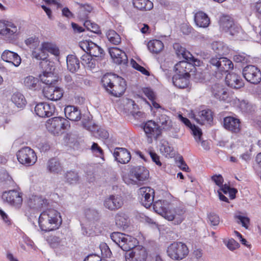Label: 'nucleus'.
I'll return each instance as SVG.
<instances>
[{"mask_svg": "<svg viewBox=\"0 0 261 261\" xmlns=\"http://www.w3.org/2000/svg\"><path fill=\"white\" fill-rule=\"evenodd\" d=\"M211 46L212 49L219 57L211 58L209 61L210 66L216 73V76L220 77L224 73L233 69V64L230 60L222 57L227 53L228 50L223 42H214L212 43Z\"/></svg>", "mask_w": 261, "mask_h": 261, "instance_id": "1", "label": "nucleus"}, {"mask_svg": "<svg viewBox=\"0 0 261 261\" xmlns=\"http://www.w3.org/2000/svg\"><path fill=\"white\" fill-rule=\"evenodd\" d=\"M154 211L174 225L181 224L185 219L186 211L182 206H174L167 200H158L153 204Z\"/></svg>", "mask_w": 261, "mask_h": 261, "instance_id": "2", "label": "nucleus"}, {"mask_svg": "<svg viewBox=\"0 0 261 261\" xmlns=\"http://www.w3.org/2000/svg\"><path fill=\"white\" fill-rule=\"evenodd\" d=\"M101 83L107 92L115 97L120 96L126 90L125 81L116 74L108 73L104 75Z\"/></svg>", "mask_w": 261, "mask_h": 261, "instance_id": "3", "label": "nucleus"}, {"mask_svg": "<svg viewBox=\"0 0 261 261\" xmlns=\"http://www.w3.org/2000/svg\"><path fill=\"white\" fill-rule=\"evenodd\" d=\"M61 221L60 214L54 209L43 211L38 220L40 229L44 231L56 229L61 224Z\"/></svg>", "mask_w": 261, "mask_h": 261, "instance_id": "4", "label": "nucleus"}, {"mask_svg": "<svg viewBox=\"0 0 261 261\" xmlns=\"http://www.w3.org/2000/svg\"><path fill=\"white\" fill-rule=\"evenodd\" d=\"M111 238L122 250L128 251L138 244L137 240L133 237L119 232L111 234Z\"/></svg>", "mask_w": 261, "mask_h": 261, "instance_id": "5", "label": "nucleus"}, {"mask_svg": "<svg viewBox=\"0 0 261 261\" xmlns=\"http://www.w3.org/2000/svg\"><path fill=\"white\" fill-rule=\"evenodd\" d=\"M167 253L170 258L179 260L188 255L189 249L187 245L182 242H173L167 247Z\"/></svg>", "mask_w": 261, "mask_h": 261, "instance_id": "6", "label": "nucleus"}, {"mask_svg": "<svg viewBox=\"0 0 261 261\" xmlns=\"http://www.w3.org/2000/svg\"><path fill=\"white\" fill-rule=\"evenodd\" d=\"M16 155L18 162L26 166L33 165L37 160L36 153L29 147H24L19 149Z\"/></svg>", "mask_w": 261, "mask_h": 261, "instance_id": "7", "label": "nucleus"}, {"mask_svg": "<svg viewBox=\"0 0 261 261\" xmlns=\"http://www.w3.org/2000/svg\"><path fill=\"white\" fill-rule=\"evenodd\" d=\"M22 195L23 194L18 190H12L4 192L2 198L4 202L15 208L19 209L22 204Z\"/></svg>", "mask_w": 261, "mask_h": 261, "instance_id": "8", "label": "nucleus"}, {"mask_svg": "<svg viewBox=\"0 0 261 261\" xmlns=\"http://www.w3.org/2000/svg\"><path fill=\"white\" fill-rule=\"evenodd\" d=\"M46 127L49 132L54 135H57L62 129L69 128L70 124L69 121L63 118L54 117L47 121Z\"/></svg>", "mask_w": 261, "mask_h": 261, "instance_id": "9", "label": "nucleus"}, {"mask_svg": "<svg viewBox=\"0 0 261 261\" xmlns=\"http://www.w3.org/2000/svg\"><path fill=\"white\" fill-rule=\"evenodd\" d=\"M143 129L148 143L152 142L153 139L156 140L161 135L162 131L159 125L154 121L149 120L143 125Z\"/></svg>", "mask_w": 261, "mask_h": 261, "instance_id": "10", "label": "nucleus"}, {"mask_svg": "<svg viewBox=\"0 0 261 261\" xmlns=\"http://www.w3.org/2000/svg\"><path fill=\"white\" fill-rule=\"evenodd\" d=\"M19 33V29L12 21L8 20H0V35L8 38H14Z\"/></svg>", "mask_w": 261, "mask_h": 261, "instance_id": "11", "label": "nucleus"}, {"mask_svg": "<svg viewBox=\"0 0 261 261\" xmlns=\"http://www.w3.org/2000/svg\"><path fill=\"white\" fill-rule=\"evenodd\" d=\"M244 78L253 84H258L261 81V71L254 65H248L243 69Z\"/></svg>", "mask_w": 261, "mask_h": 261, "instance_id": "12", "label": "nucleus"}, {"mask_svg": "<svg viewBox=\"0 0 261 261\" xmlns=\"http://www.w3.org/2000/svg\"><path fill=\"white\" fill-rule=\"evenodd\" d=\"M80 47L85 51V54L98 57L103 52V49L97 44L90 40H84L79 43Z\"/></svg>", "mask_w": 261, "mask_h": 261, "instance_id": "13", "label": "nucleus"}, {"mask_svg": "<svg viewBox=\"0 0 261 261\" xmlns=\"http://www.w3.org/2000/svg\"><path fill=\"white\" fill-rule=\"evenodd\" d=\"M126 261H145L147 252L144 247L140 246L135 247L125 255Z\"/></svg>", "mask_w": 261, "mask_h": 261, "instance_id": "14", "label": "nucleus"}, {"mask_svg": "<svg viewBox=\"0 0 261 261\" xmlns=\"http://www.w3.org/2000/svg\"><path fill=\"white\" fill-rule=\"evenodd\" d=\"M138 194L141 202L146 207H149L153 203L154 197V191L149 187H143L139 189Z\"/></svg>", "mask_w": 261, "mask_h": 261, "instance_id": "15", "label": "nucleus"}, {"mask_svg": "<svg viewBox=\"0 0 261 261\" xmlns=\"http://www.w3.org/2000/svg\"><path fill=\"white\" fill-rule=\"evenodd\" d=\"M123 204V198L119 195H111L106 197L103 202L105 207L110 211L118 210Z\"/></svg>", "mask_w": 261, "mask_h": 261, "instance_id": "16", "label": "nucleus"}, {"mask_svg": "<svg viewBox=\"0 0 261 261\" xmlns=\"http://www.w3.org/2000/svg\"><path fill=\"white\" fill-rule=\"evenodd\" d=\"M43 93L47 99L57 101L60 99L63 95V90L54 86H47L44 88Z\"/></svg>", "mask_w": 261, "mask_h": 261, "instance_id": "17", "label": "nucleus"}, {"mask_svg": "<svg viewBox=\"0 0 261 261\" xmlns=\"http://www.w3.org/2000/svg\"><path fill=\"white\" fill-rule=\"evenodd\" d=\"M55 111V106L46 102L39 103L35 107L36 114L40 117H50L54 114Z\"/></svg>", "mask_w": 261, "mask_h": 261, "instance_id": "18", "label": "nucleus"}, {"mask_svg": "<svg viewBox=\"0 0 261 261\" xmlns=\"http://www.w3.org/2000/svg\"><path fill=\"white\" fill-rule=\"evenodd\" d=\"M2 59L9 63L14 65L15 67H18L21 62L20 57L16 53L9 50H5L1 55Z\"/></svg>", "mask_w": 261, "mask_h": 261, "instance_id": "19", "label": "nucleus"}, {"mask_svg": "<svg viewBox=\"0 0 261 261\" xmlns=\"http://www.w3.org/2000/svg\"><path fill=\"white\" fill-rule=\"evenodd\" d=\"M110 55L113 61L118 64L127 63V57L125 53L117 47H111L109 49Z\"/></svg>", "mask_w": 261, "mask_h": 261, "instance_id": "20", "label": "nucleus"}, {"mask_svg": "<svg viewBox=\"0 0 261 261\" xmlns=\"http://www.w3.org/2000/svg\"><path fill=\"white\" fill-rule=\"evenodd\" d=\"M161 131H168L173 127V123L170 118L165 113H159L157 115L156 122Z\"/></svg>", "mask_w": 261, "mask_h": 261, "instance_id": "21", "label": "nucleus"}, {"mask_svg": "<svg viewBox=\"0 0 261 261\" xmlns=\"http://www.w3.org/2000/svg\"><path fill=\"white\" fill-rule=\"evenodd\" d=\"M225 82L228 86L234 89H240L244 85L241 77L234 73L227 74L225 77Z\"/></svg>", "mask_w": 261, "mask_h": 261, "instance_id": "22", "label": "nucleus"}, {"mask_svg": "<svg viewBox=\"0 0 261 261\" xmlns=\"http://www.w3.org/2000/svg\"><path fill=\"white\" fill-rule=\"evenodd\" d=\"M113 155L116 160L121 164L127 163L131 158L129 152L123 148H116Z\"/></svg>", "mask_w": 261, "mask_h": 261, "instance_id": "23", "label": "nucleus"}, {"mask_svg": "<svg viewBox=\"0 0 261 261\" xmlns=\"http://www.w3.org/2000/svg\"><path fill=\"white\" fill-rule=\"evenodd\" d=\"M194 118L200 124H204L206 122L210 123L213 120L212 111L208 109L200 111L194 115Z\"/></svg>", "mask_w": 261, "mask_h": 261, "instance_id": "24", "label": "nucleus"}, {"mask_svg": "<svg viewBox=\"0 0 261 261\" xmlns=\"http://www.w3.org/2000/svg\"><path fill=\"white\" fill-rule=\"evenodd\" d=\"M65 116L68 119L77 121L81 119V111L76 107L68 106L64 109Z\"/></svg>", "mask_w": 261, "mask_h": 261, "instance_id": "25", "label": "nucleus"}, {"mask_svg": "<svg viewBox=\"0 0 261 261\" xmlns=\"http://www.w3.org/2000/svg\"><path fill=\"white\" fill-rule=\"evenodd\" d=\"M240 124V120L233 117H226L224 119L225 128L234 133L239 131Z\"/></svg>", "mask_w": 261, "mask_h": 261, "instance_id": "26", "label": "nucleus"}, {"mask_svg": "<svg viewBox=\"0 0 261 261\" xmlns=\"http://www.w3.org/2000/svg\"><path fill=\"white\" fill-rule=\"evenodd\" d=\"M194 21L197 26L205 28L210 23V19L207 15L202 11H199L195 14Z\"/></svg>", "mask_w": 261, "mask_h": 261, "instance_id": "27", "label": "nucleus"}, {"mask_svg": "<svg viewBox=\"0 0 261 261\" xmlns=\"http://www.w3.org/2000/svg\"><path fill=\"white\" fill-rule=\"evenodd\" d=\"M212 93L214 96L220 100H225L228 97V94L223 86L216 84L212 87Z\"/></svg>", "mask_w": 261, "mask_h": 261, "instance_id": "28", "label": "nucleus"}, {"mask_svg": "<svg viewBox=\"0 0 261 261\" xmlns=\"http://www.w3.org/2000/svg\"><path fill=\"white\" fill-rule=\"evenodd\" d=\"M39 77L43 83L48 86H52L51 85L57 82V78L54 75L52 72L51 67L49 69L48 71H47V69L44 71L43 73L40 75Z\"/></svg>", "mask_w": 261, "mask_h": 261, "instance_id": "29", "label": "nucleus"}, {"mask_svg": "<svg viewBox=\"0 0 261 261\" xmlns=\"http://www.w3.org/2000/svg\"><path fill=\"white\" fill-rule=\"evenodd\" d=\"M32 56L33 58L37 60H43V62L41 63V65L42 67L44 65H50V63L46 60L47 54L45 53V50L42 49V45L41 44V47L39 48L33 49L32 51Z\"/></svg>", "mask_w": 261, "mask_h": 261, "instance_id": "30", "label": "nucleus"}, {"mask_svg": "<svg viewBox=\"0 0 261 261\" xmlns=\"http://www.w3.org/2000/svg\"><path fill=\"white\" fill-rule=\"evenodd\" d=\"M188 76L176 73L172 77L173 85L177 88L181 89L187 87L189 84V80L187 77Z\"/></svg>", "mask_w": 261, "mask_h": 261, "instance_id": "31", "label": "nucleus"}, {"mask_svg": "<svg viewBox=\"0 0 261 261\" xmlns=\"http://www.w3.org/2000/svg\"><path fill=\"white\" fill-rule=\"evenodd\" d=\"M47 171L54 174H58L62 170V167L57 159L52 158L47 163Z\"/></svg>", "mask_w": 261, "mask_h": 261, "instance_id": "32", "label": "nucleus"}, {"mask_svg": "<svg viewBox=\"0 0 261 261\" xmlns=\"http://www.w3.org/2000/svg\"><path fill=\"white\" fill-rule=\"evenodd\" d=\"M67 69L71 72H76L80 68V61L74 55H70L67 57Z\"/></svg>", "mask_w": 261, "mask_h": 261, "instance_id": "33", "label": "nucleus"}, {"mask_svg": "<svg viewBox=\"0 0 261 261\" xmlns=\"http://www.w3.org/2000/svg\"><path fill=\"white\" fill-rule=\"evenodd\" d=\"M233 20L229 16L224 15L219 20L220 28L222 31L227 33L234 24Z\"/></svg>", "mask_w": 261, "mask_h": 261, "instance_id": "34", "label": "nucleus"}, {"mask_svg": "<svg viewBox=\"0 0 261 261\" xmlns=\"http://www.w3.org/2000/svg\"><path fill=\"white\" fill-rule=\"evenodd\" d=\"M115 219L116 225L118 227L124 229L128 227L129 220L128 217L125 214L120 212L117 213L115 215Z\"/></svg>", "mask_w": 261, "mask_h": 261, "instance_id": "35", "label": "nucleus"}, {"mask_svg": "<svg viewBox=\"0 0 261 261\" xmlns=\"http://www.w3.org/2000/svg\"><path fill=\"white\" fill-rule=\"evenodd\" d=\"M135 8L141 11H149L153 8V3L149 0H133Z\"/></svg>", "mask_w": 261, "mask_h": 261, "instance_id": "36", "label": "nucleus"}, {"mask_svg": "<svg viewBox=\"0 0 261 261\" xmlns=\"http://www.w3.org/2000/svg\"><path fill=\"white\" fill-rule=\"evenodd\" d=\"M88 54H84L81 57L82 64L90 70L95 68L97 61Z\"/></svg>", "mask_w": 261, "mask_h": 261, "instance_id": "37", "label": "nucleus"}, {"mask_svg": "<svg viewBox=\"0 0 261 261\" xmlns=\"http://www.w3.org/2000/svg\"><path fill=\"white\" fill-rule=\"evenodd\" d=\"M174 48L176 51L177 56L179 58H182L188 61H193V57L189 51L178 44L174 45Z\"/></svg>", "mask_w": 261, "mask_h": 261, "instance_id": "38", "label": "nucleus"}, {"mask_svg": "<svg viewBox=\"0 0 261 261\" xmlns=\"http://www.w3.org/2000/svg\"><path fill=\"white\" fill-rule=\"evenodd\" d=\"M147 47L150 52L158 54L163 49L164 44L161 41L155 39L149 41Z\"/></svg>", "mask_w": 261, "mask_h": 261, "instance_id": "39", "label": "nucleus"}, {"mask_svg": "<svg viewBox=\"0 0 261 261\" xmlns=\"http://www.w3.org/2000/svg\"><path fill=\"white\" fill-rule=\"evenodd\" d=\"M133 168L134 170V174L138 178V182L144 181L149 177V172L144 167L138 166Z\"/></svg>", "mask_w": 261, "mask_h": 261, "instance_id": "40", "label": "nucleus"}, {"mask_svg": "<svg viewBox=\"0 0 261 261\" xmlns=\"http://www.w3.org/2000/svg\"><path fill=\"white\" fill-rule=\"evenodd\" d=\"M11 100L16 106L19 108H23L27 102L24 96L19 92L14 93L12 95Z\"/></svg>", "mask_w": 261, "mask_h": 261, "instance_id": "41", "label": "nucleus"}, {"mask_svg": "<svg viewBox=\"0 0 261 261\" xmlns=\"http://www.w3.org/2000/svg\"><path fill=\"white\" fill-rule=\"evenodd\" d=\"M42 49L45 50L46 53L48 52L56 56L59 55V48L55 44L49 42H44L42 43Z\"/></svg>", "mask_w": 261, "mask_h": 261, "instance_id": "42", "label": "nucleus"}, {"mask_svg": "<svg viewBox=\"0 0 261 261\" xmlns=\"http://www.w3.org/2000/svg\"><path fill=\"white\" fill-rule=\"evenodd\" d=\"M64 177L66 182L69 184H76L80 179L78 173L72 170L67 171L64 175Z\"/></svg>", "mask_w": 261, "mask_h": 261, "instance_id": "43", "label": "nucleus"}, {"mask_svg": "<svg viewBox=\"0 0 261 261\" xmlns=\"http://www.w3.org/2000/svg\"><path fill=\"white\" fill-rule=\"evenodd\" d=\"M190 65V64L186 61H182L179 62L174 66L176 73L188 75L189 73L188 71L187 70V68L188 66Z\"/></svg>", "mask_w": 261, "mask_h": 261, "instance_id": "44", "label": "nucleus"}, {"mask_svg": "<svg viewBox=\"0 0 261 261\" xmlns=\"http://www.w3.org/2000/svg\"><path fill=\"white\" fill-rule=\"evenodd\" d=\"M39 80L33 76H28L24 80V84L30 89H36L38 87Z\"/></svg>", "mask_w": 261, "mask_h": 261, "instance_id": "45", "label": "nucleus"}, {"mask_svg": "<svg viewBox=\"0 0 261 261\" xmlns=\"http://www.w3.org/2000/svg\"><path fill=\"white\" fill-rule=\"evenodd\" d=\"M107 37L108 40L115 45L119 44L121 41L120 35L114 30L108 31L107 33Z\"/></svg>", "mask_w": 261, "mask_h": 261, "instance_id": "46", "label": "nucleus"}, {"mask_svg": "<svg viewBox=\"0 0 261 261\" xmlns=\"http://www.w3.org/2000/svg\"><path fill=\"white\" fill-rule=\"evenodd\" d=\"M124 182L127 185H135L138 183V178H137L136 175L134 174V170L132 168L129 174L123 177Z\"/></svg>", "mask_w": 261, "mask_h": 261, "instance_id": "47", "label": "nucleus"}, {"mask_svg": "<svg viewBox=\"0 0 261 261\" xmlns=\"http://www.w3.org/2000/svg\"><path fill=\"white\" fill-rule=\"evenodd\" d=\"M25 44L30 48L36 49L39 46L40 41L39 38L35 36L28 38L24 41Z\"/></svg>", "mask_w": 261, "mask_h": 261, "instance_id": "48", "label": "nucleus"}, {"mask_svg": "<svg viewBox=\"0 0 261 261\" xmlns=\"http://www.w3.org/2000/svg\"><path fill=\"white\" fill-rule=\"evenodd\" d=\"M84 26L87 29L95 34H101V30L98 24L90 20H86L84 23Z\"/></svg>", "mask_w": 261, "mask_h": 261, "instance_id": "49", "label": "nucleus"}, {"mask_svg": "<svg viewBox=\"0 0 261 261\" xmlns=\"http://www.w3.org/2000/svg\"><path fill=\"white\" fill-rule=\"evenodd\" d=\"M237 101L238 102H236L237 107L241 111L245 113L251 112L252 107L247 101L245 100H240L239 99Z\"/></svg>", "mask_w": 261, "mask_h": 261, "instance_id": "50", "label": "nucleus"}, {"mask_svg": "<svg viewBox=\"0 0 261 261\" xmlns=\"http://www.w3.org/2000/svg\"><path fill=\"white\" fill-rule=\"evenodd\" d=\"M92 10V8L90 5H80L79 10V16L82 19H86L88 14L90 13Z\"/></svg>", "mask_w": 261, "mask_h": 261, "instance_id": "51", "label": "nucleus"}, {"mask_svg": "<svg viewBox=\"0 0 261 261\" xmlns=\"http://www.w3.org/2000/svg\"><path fill=\"white\" fill-rule=\"evenodd\" d=\"M227 33L237 39H241V34H242V29L240 26L235 23H234L231 29H230V31H228Z\"/></svg>", "mask_w": 261, "mask_h": 261, "instance_id": "52", "label": "nucleus"}, {"mask_svg": "<svg viewBox=\"0 0 261 261\" xmlns=\"http://www.w3.org/2000/svg\"><path fill=\"white\" fill-rule=\"evenodd\" d=\"M160 150L166 157L172 158L175 155V152L173 148L168 145H162L160 148Z\"/></svg>", "mask_w": 261, "mask_h": 261, "instance_id": "53", "label": "nucleus"}, {"mask_svg": "<svg viewBox=\"0 0 261 261\" xmlns=\"http://www.w3.org/2000/svg\"><path fill=\"white\" fill-rule=\"evenodd\" d=\"M190 128L192 132V134L194 136L196 141L197 143H199L201 140V136L202 135L201 129L195 125H192Z\"/></svg>", "mask_w": 261, "mask_h": 261, "instance_id": "54", "label": "nucleus"}, {"mask_svg": "<svg viewBox=\"0 0 261 261\" xmlns=\"http://www.w3.org/2000/svg\"><path fill=\"white\" fill-rule=\"evenodd\" d=\"M209 223L212 226H217L220 222L219 217L214 213H210L207 215Z\"/></svg>", "mask_w": 261, "mask_h": 261, "instance_id": "55", "label": "nucleus"}, {"mask_svg": "<svg viewBox=\"0 0 261 261\" xmlns=\"http://www.w3.org/2000/svg\"><path fill=\"white\" fill-rule=\"evenodd\" d=\"M235 218L237 220L238 223H241L242 226L247 228L249 224V219L248 217L241 215H236Z\"/></svg>", "mask_w": 261, "mask_h": 261, "instance_id": "56", "label": "nucleus"}, {"mask_svg": "<svg viewBox=\"0 0 261 261\" xmlns=\"http://www.w3.org/2000/svg\"><path fill=\"white\" fill-rule=\"evenodd\" d=\"M100 249L101 254L104 257H109L111 255V251L109 246L106 243H102L100 245Z\"/></svg>", "mask_w": 261, "mask_h": 261, "instance_id": "57", "label": "nucleus"}, {"mask_svg": "<svg viewBox=\"0 0 261 261\" xmlns=\"http://www.w3.org/2000/svg\"><path fill=\"white\" fill-rule=\"evenodd\" d=\"M91 149L92 152L97 156H100L102 154L103 151L102 149L96 143H93Z\"/></svg>", "mask_w": 261, "mask_h": 261, "instance_id": "58", "label": "nucleus"}, {"mask_svg": "<svg viewBox=\"0 0 261 261\" xmlns=\"http://www.w3.org/2000/svg\"><path fill=\"white\" fill-rule=\"evenodd\" d=\"M239 244L234 239H230L227 243V247L230 250H234L239 247Z\"/></svg>", "mask_w": 261, "mask_h": 261, "instance_id": "59", "label": "nucleus"}, {"mask_svg": "<svg viewBox=\"0 0 261 261\" xmlns=\"http://www.w3.org/2000/svg\"><path fill=\"white\" fill-rule=\"evenodd\" d=\"M149 154L152 161L155 163L158 166H161L162 163L160 161V156L155 152L151 150L149 151Z\"/></svg>", "mask_w": 261, "mask_h": 261, "instance_id": "60", "label": "nucleus"}, {"mask_svg": "<svg viewBox=\"0 0 261 261\" xmlns=\"http://www.w3.org/2000/svg\"><path fill=\"white\" fill-rule=\"evenodd\" d=\"M233 60L238 63L245 62L247 61V57L245 54H239L234 56Z\"/></svg>", "mask_w": 261, "mask_h": 261, "instance_id": "61", "label": "nucleus"}, {"mask_svg": "<svg viewBox=\"0 0 261 261\" xmlns=\"http://www.w3.org/2000/svg\"><path fill=\"white\" fill-rule=\"evenodd\" d=\"M212 180L219 187H221L223 182V178L221 175L213 176L212 177Z\"/></svg>", "mask_w": 261, "mask_h": 261, "instance_id": "62", "label": "nucleus"}, {"mask_svg": "<svg viewBox=\"0 0 261 261\" xmlns=\"http://www.w3.org/2000/svg\"><path fill=\"white\" fill-rule=\"evenodd\" d=\"M97 214V212L94 210L88 209L85 211V215L88 219H94Z\"/></svg>", "mask_w": 261, "mask_h": 261, "instance_id": "63", "label": "nucleus"}, {"mask_svg": "<svg viewBox=\"0 0 261 261\" xmlns=\"http://www.w3.org/2000/svg\"><path fill=\"white\" fill-rule=\"evenodd\" d=\"M84 261H101V258L97 255L91 254L88 255Z\"/></svg>", "mask_w": 261, "mask_h": 261, "instance_id": "64", "label": "nucleus"}]
</instances>
